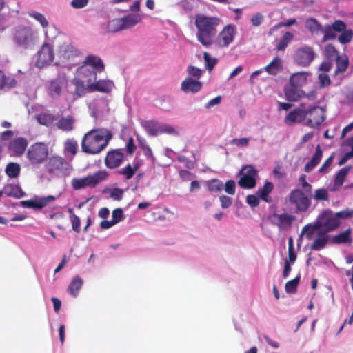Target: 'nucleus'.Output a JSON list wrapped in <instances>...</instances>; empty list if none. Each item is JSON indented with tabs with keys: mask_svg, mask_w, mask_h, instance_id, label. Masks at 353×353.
Wrapping results in <instances>:
<instances>
[{
	"mask_svg": "<svg viewBox=\"0 0 353 353\" xmlns=\"http://www.w3.org/2000/svg\"><path fill=\"white\" fill-rule=\"evenodd\" d=\"M103 70V62L99 56L88 55L82 64L77 68L72 80V83L75 86V94L81 97L87 92L89 88H93L97 74Z\"/></svg>",
	"mask_w": 353,
	"mask_h": 353,
	"instance_id": "nucleus-1",
	"label": "nucleus"
},
{
	"mask_svg": "<svg viewBox=\"0 0 353 353\" xmlns=\"http://www.w3.org/2000/svg\"><path fill=\"white\" fill-rule=\"evenodd\" d=\"M112 137L111 132L107 129L92 130L83 138L82 150L88 154H99L107 147Z\"/></svg>",
	"mask_w": 353,
	"mask_h": 353,
	"instance_id": "nucleus-2",
	"label": "nucleus"
},
{
	"mask_svg": "<svg viewBox=\"0 0 353 353\" xmlns=\"http://www.w3.org/2000/svg\"><path fill=\"white\" fill-rule=\"evenodd\" d=\"M220 23L221 19L217 17L197 14L195 17V26L197 28L198 41L204 46L213 44V39Z\"/></svg>",
	"mask_w": 353,
	"mask_h": 353,
	"instance_id": "nucleus-3",
	"label": "nucleus"
},
{
	"mask_svg": "<svg viewBox=\"0 0 353 353\" xmlns=\"http://www.w3.org/2000/svg\"><path fill=\"white\" fill-rule=\"evenodd\" d=\"M56 58L54 46L49 42H44L34 56V63L39 69L51 65Z\"/></svg>",
	"mask_w": 353,
	"mask_h": 353,
	"instance_id": "nucleus-4",
	"label": "nucleus"
},
{
	"mask_svg": "<svg viewBox=\"0 0 353 353\" xmlns=\"http://www.w3.org/2000/svg\"><path fill=\"white\" fill-rule=\"evenodd\" d=\"M310 194L301 189H294L289 194L288 201L296 212H303L311 205Z\"/></svg>",
	"mask_w": 353,
	"mask_h": 353,
	"instance_id": "nucleus-5",
	"label": "nucleus"
},
{
	"mask_svg": "<svg viewBox=\"0 0 353 353\" xmlns=\"http://www.w3.org/2000/svg\"><path fill=\"white\" fill-rule=\"evenodd\" d=\"M81 54V50L69 41L61 42L57 48V61L55 64L72 61Z\"/></svg>",
	"mask_w": 353,
	"mask_h": 353,
	"instance_id": "nucleus-6",
	"label": "nucleus"
},
{
	"mask_svg": "<svg viewBox=\"0 0 353 353\" xmlns=\"http://www.w3.org/2000/svg\"><path fill=\"white\" fill-rule=\"evenodd\" d=\"M106 177L107 173L101 170L85 177L74 178L71 181V185L73 189L79 190L87 187H94L105 180Z\"/></svg>",
	"mask_w": 353,
	"mask_h": 353,
	"instance_id": "nucleus-7",
	"label": "nucleus"
},
{
	"mask_svg": "<svg viewBox=\"0 0 353 353\" xmlns=\"http://www.w3.org/2000/svg\"><path fill=\"white\" fill-rule=\"evenodd\" d=\"M305 125L316 128L325 121V110L319 106L306 105Z\"/></svg>",
	"mask_w": 353,
	"mask_h": 353,
	"instance_id": "nucleus-8",
	"label": "nucleus"
},
{
	"mask_svg": "<svg viewBox=\"0 0 353 353\" xmlns=\"http://www.w3.org/2000/svg\"><path fill=\"white\" fill-rule=\"evenodd\" d=\"M48 154L47 145L43 143H36L28 149L27 158L32 164H40L46 159Z\"/></svg>",
	"mask_w": 353,
	"mask_h": 353,
	"instance_id": "nucleus-9",
	"label": "nucleus"
},
{
	"mask_svg": "<svg viewBox=\"0 0 353 353\" xmlns=\"http://www.w3.org/2000/svg\"><path fill=\"white\" fill-rule=\"evenodd\" d=\"M319 226L326 232H330L337 228L340 224V219L338 213L326 210L318 218Z\"/></svg>",
	"mask_w": 353,
	"mask_h": 353,
	"instance_id": "nucleus-10",
	"label": "nucleus"
},
{
	"mask_svg": "<svg viewBox=\"0 0 353 353\" xmlns=\"http://www.w3.org/2000/svg\"><path fill=\"white\" fill-rule=\"evenodd\" d=\"M315 57L313 48L308 46H303L296 49L294 55V61L301 67L308 66Z\"/></svg>",
	"mask_w": 353,
	"mask_h": 353,
	"instance_id": "nucleus-11",
	"label": "nucleus"
},
{
	"mask_svg": "<svg viewBox=\"0 0 353 353\" xmlns=\"http://www.w3.org/2000/svg\"><path fill=\"white\" fill-rule=\"evenodd\" d=\"M235 34V26L230 24L227 25L219 33L216 39H213V43H215L219 48L228 47L233 42Z\"/></svg>",
	"mask_w": 353,
	"mask_h": 353,
	"instance_id": "nucleus-12",
	"label": "nucleus"
},
{
	"mask_svg": "<svg viewBox=\"0 0 353 353\" xmlns=\"http://www.w3.org/2000/svg\"><path fill=\"white\" fill-rule=\"evenodd\" d=\"M294 216L288 213H274L270 216L272 224L277 226L280 230H288L291 228Z\"/></svg>",
	"mask_w": 353,
	"mask_h": 353,
	"instance_id": "nucleus-13",
	"label": "nucleus"
},
{
	"mask_svg": "<svg viewBox=\"0 0 353 353\" xmlns=\"http://www.w3.org/2000/svg\"><path fill=\"white\" fill-rule=\"evenodd\" d=\"M256 170L250 165L243 167L241 171L239 185L243 188H252L256 185Z\"/></svg>",
	"mask_w": 353,
	"mask_h": 353,
	"instance_id": "nucleus-14",
	"label": "nucleus"
},
{
	"mask_svg": "<svg viewBox=\"0 0 353 353\" xmlns=\"http://www.w3.org/2000/svg\"><path fill=\"white\" fill-rule=\"evenodd\" d=\"M306 105L301 103L298 108L290 111L285 117L284 122L287 125L302 123L305 125L306 117Z\"/></svg>",
	"mask_w": 353,
	"mask_h": 353,
	"instance_id": "nucleus-15",
	"label": "nucleus"
},
{
	"mask_svg": "<svg viewBox=\"0 0 353 353\" xmlns=\"http://www.w3.org/2000/svg\"><path fill=\"white\" fill-rule=\"evenodd\" d=\"M14 39L18 45L26 48L34 41L33 31L28 27H19L16 30Z\"/></svg>",
	"mask_w": 353,
	"mask_h": 353,
	"instance_id": "nucleus-16",
	"label": "nucleus"
},
{
	"mask_svg": "<svg viewBox=\"0 0 353 353\" xmlns=\"http://www.w3.org/2000/svg\"><path fill=\"white\" fill-rule=\"evenodd\" d=\"M55 199L56 198L51 195L43 197L35 196L32 199L21 201V205L25 208L41 209Z\"/></svg>",
	"mask_w": 353,
	"mask_h": 353,
	"instance_id": "nucleus-17",
	"label": "nucleus"
},
{
	"mask_svg": "<svg viewBox=\"0 0 353 353\" xmlns=\"http://www.w3.org/2000/svg\"><path fill=\"white\" fill-rule=\"evenodd\" d=\"M203 87V83L197 79L186 77L181 83V90L186 94L199 92Z\"/></svg>",
	"mask_w": 353,
	"mask_h": 353,
	"instance_id": "nucleus-18",
	"label": "nucleus"
},
{
	"mask_svg": "<svg viewBox=\"0 0 353 353\" xmlns=\"http://www.w3.org/2000/svg\"><path fill=\"white\" fill-rule=\"evenodd\" d=\"M123 157V153L118 150L109 152L105 160V165L110 168H117L121 163Z\"/></svg>",
	"mask_w": 353,
	"mask_h": 353,
	"instance_id": "nucleus-19",
	"label": "nucleus"
},
{
	"mask_svg": "<svg viewBox=\"0 0 353 353\" xmlns=\"http://www.w3.org/2000/svg\"><path fill=\"white\" fill-rule=\"evenodd\" d=\"M28 145L26 139L22 137H18L12 140L9 145V150L16 155L22 154Z\"/></svg>",
	"mask_w": 353,
	"mask_h": 353,
	"instance_id": "nucleus-20",
	"label": "nucleus"
},
{
	"mask_svg": "<svg viewBox=\"0 0 353 353\" xmlns=\"http://www.w3.org/2000/svg\"><path fill=\"white\" fill-rule=\"evenodd\" d=\"M93 88H89L87 92H110L114 87V83L108 79L103 80H95L93 83Z\"/></svg>",
	"mask_w": 353,
	"mask_h": 353,
	"instance_id": "nucleus-21",
	"label": "nucleus"
},
{
	"mask_svg": "<svg viewBox=\"0 0 353 353\" xmlns=\"http://www.w3.org/2000/svg\"><path fill=\"white\" fill-rule=\"evenodd\" d=\"M307 72H299L292 74L290 78V85L294 88H298L305 85L307 83V78L310 76Z\"/></svg>",
	"mask_w": 353,
	"mask_h": 353,
	"instance_id": "nucleus-22",
	"label": "nucleus"
},
{
	"mask_svg": "<svg viewBox=\"0 0 353 353\" xmlns=\"http://www.w3.org/2000/svg\"><path fill=\"white\" fill-rule=\"evenodd\" d=\"M101 29L106 33H115L123 30L121 18H115L102 23Z\"/></svg>",
	"mask_w": 353,
	"mask_h": 353,
	"instance_id": "nucleus-23",
	"label": "nucleus"
},
{
	"mask_svg": "<svg viewBox=\"0 0 353 353\" xmlns=\"http://www.w3.org/2000/svg\"><path fill=\"white\" fill-rule=\"evenodd\" d=\"M65 165L66 162L63 158L56 156L50 158L46 166L49 172L54 173L61 170Z\"/></svg>",
	"mask_w": 353,
	"mask_h": 353,
	"instance_id": "nucleus-24",
	"label": "nucleus"
},
{
	"mask_svg": "<svg viewBox=\"0 0 353 353\" xmlns=\"http://www.w3.org/2000/svg\"><path fill=\"white\" fill-rule=\"evenodd\" d=\"M63 83L64 80L61 77L50 81L48 85V94L53 98L58 97L61 92Z\"/></svg>",
	"mask_w": 353,
	"mask_h": 353,
	"instance_id": "nucleus-25",
	"label": "nucleus"
},
{
	"mask_svg": "<svg viewBox=\"0 0 353 353\" xmlns=\"http://www.w3.org/2000/svg\"><path fill=\"white\" fill-rule=\"evenodd\" d=\"M286 96L288 99L291 101H297L303 97H306L309 100L314 101L316 98V93L314 91H312L308 94H305L302 90H295L292 89L286 92Z\"/></svg>",
	"mask_w": 353,
	"mask_h": 353,
	"instance_id": "nucleus-26",
	"label": "nucleus"
},
{
	"mask_svg": "<svg viewBox=\"0 0 353 353\" xmlns=\"http://www.w3.org/2000/svg\"><path fill=\"white\" fill-rule=\"evenodd\" d=\"M160 124L154 121H143L141 122V126L152 137L160 134Z\"/></svg>",
	"mask_w": 353,
	"mask_h": 353,
	"instance_id": "nucleus-27",
	"label": "nucleus"
},
{
	"mask_svg": "<svg viewBox=\"0 0 353 353\" xmlns=\"http://www.w3.org/2000/svg\"><path fill=\"white\" fill-rule=\"evenodd\" d=\"M37 122L47 127H52L55 125L54 122L57 120L54 114L48 112H43L36 116Z\"/></svg>",
	"mask_w": 353,
	"mask_h": 353,
	"instance_id": "nucleus-28",
	"label": "nucleus"
},
{
	"mask_svg": "<svg viewBox=\"0 0 353 353\" xmlns=\"http://www.w3.org/2000/svg\"><path fill=\"white\" fill-rule=\"evenodd\" d=\"M83 284V280L80 276H76L72 279L68 288V292L73 297H77L82 288Z\"/></svg>",
	"mask_w": 353,
	"mask_h": 353,
	"instance_id": "nucleus-29",
	"label": "nucleus"
},
{
	"mask_svg": "<svg viewBox=\"0 0 353 353\" xmlns=\"http://www.w3.org/2000/svg\"><path fill=\"white\" fill-rule=\"evenodd\" d=\"M274 185L271 182H266L264 185L258 190V196L267 203L272 201V198L270 196V192L273 190Z\"/></svg>",
	"mask_w": 353,
	"mask_h": 353,
	"instance_id": "nucleus-30",
	"label": "nucleus"
},
{
	"mask_svg": "<svg viewBox=\"0 0 353 353\" xmlns=\"http://www.w3.org/2000/svg\"><path fill=\"white\" fill-rule=\"evenodd\" d=\"M74 119L71 116L62 117L57 121L55 126L63 131H71L73 129Z\"/></svg>",
	"mask_w": 353,
	"mask_h": 353,
	"instance_id": "nucleus-31",
	"label": "nucleus"
},
{
	"mask_svg": "<svg viewBox=\"0 0 353 353\" xmlns=\"http://www.w3.org/2000/svg\"><path fill=\"white\" fill-rule=\"evenodd\" d=\"M305 28L312 34H319L323 32V28L321 23L314 18L307 19L305 23Z\"/></svg>",
	"mask_w": 353,
	"mask_h": 353,
	"instance_id": "nucleus-32",
	"label": "nucleus"
},
{
	"mask_svg": "<svg viewBox=\"0 0 353 353\" xmlns=\"http://www.w3.org/2000/svg\"><path fill=\"white\" fill-rule=\"evenodd\" d=\"M123 30L130 28L135 26L141 21V17L139 14H131L121 18Z\"/></svg>",
	"mask_w": 353,
	"mask_h": 353,
	"instance_id": "nucleus-33",
	"label": "nucleus"
},
{
	"mask_svg": "<svg viewBox=\"0 0 353 353\" xmlns=\"http://www.w3.org/2000/svg\"><path fill=\"white\" fill-rule=\"evenodd\" d=\"M282 68V60L275 57L272 62L264 68V70L270 74H276Z\"/></svg>",
	"mask_w": 353,
	"mask_h": 353,
	"instance_id": "nucleus-34",
	"label": "nucleus"
},
{
	"mask_svg": "<svg viewBox=\"0 0 353 353\" xmlns=\"http://www.w3.org/2000/svg\"><path fill=\"white\" fill-rule=\"evenodd\" d=\"M141 165V163L139 161H134L132 164H128L127 166L123 168L121 171V173L123 174L127 179H130L138 170Z\"/></svg>",
	"mask_w": 353,
	"mask_h": 353,
	"instance_id": "nucleus-35",
	"label": "nucleus"
},
{
	"mask_svg": "<svg viewBox=\"0 0 353 353\" xmlns=\"http://www.w3.org/2000/svg\"><path fill=\"white\" fill-rule=\"evenodd\" d=\"M205 184L210 192H220L224 188L223 183L217 179L208 180L205 181Z\"/></svg>",
	"mask_w": 353,
	"mask_h": 353,
	"instance_id": "nucleus-36",
	"label": "nucleus"
},
{
	"mask_svg": "<svg viewBox=\"0 0 353 353\" xmlns=\"http://www.w3.org/2000/svg\"><path fill=\"white\" fill-rule=\"evenodd\" d=\"M30 17L36 20L41 26L45 29L49 26V22L44 14L36 10H30L28 12Z\"/></svg>",
	"mask_w": 353,
	"mask_h": 353,
	"instance_id": "nucleus-37",
	"label": "nucleus"
},
{
	"mask_svg": "<svg viewBox=\"0 0 353 353\" xmlns=\"http://www.w3.org/2000/svg\"><path fill=\"white\" fill-rule=\"evenodd\" d=\"M78 143L77 141L73 139H68L64 142V153L66 156H74L77 153Z\"/></svg>",
	"mask_w": 353,
	"mask_h": 353,
	"instance_id": "nucleus-38",
	"label": "nucleus"
},
{
	"mask_svg": "<svg viewBox=\"0 0 353 353\" xmlns=\"http://www.w3.org/2000/svg\"><path fill=\"white\" fill-rule=\"evenodd\" d=\"M2 194L4 193L7 196L20 198L23 196V192L21 188L16 185H8L4 187Z\"/></svg>",
	"mask_w": 353,
	"mask_h": 353,
	"instance_id": "nucleus-39",
	"label": "nucleus"
},
{
	"mask_svg": "<svg viewBox=\"0 0 353 353\" xmlns=\"http://www.w3.org/2000/svg\"><path fill=\"white\" fill-rule=\"evenodd\" d=\"M17 85L16 79L12 77H5L3 72L0 70V89L12 88Z\"/></svg>",
	"mask_w": 353,
	"mask_h": 353,
	"instance_id": "nucleus-40",
	"label": "nucleus"
},
{
	"mask_svg": "<svg viewBox=\"0 0 353 353\" xmlns=\"http://www.w3.org/2000/svg\"><path fill=\"white\" fill-rule=\"evenodd\" d=\"M21 167L17 163H9L5 169L6 174L10 178H17L20 174Z\"/></svg>",
	"mask_w": 353,
	"mask_h": 353,
	"instance_id": "nucleus-41",
	"label": "nucleus"
},
{
	"mask_svg": "<svg viewBox=\"0 0 353 353\" xmlns=\"http://www.w3.org/2000/svg\"><path fill=\"white\" fill-rule=\"evenodd\" d=\"M322 157V152L320 150V147L317 146L315 154H314L312 160L308 162L305 167L306 172H310L320 161Z\"/></svg>",
	"mask_w": 353,
	"mask_h": 353,
	"instance_id": "nucleus-42",
	"label": "nucleus"
},
{
	"mask_svg": "<svg viewBox=\"0 0 353 353\" xmlns=\"http://www.w3.org/2000/svg\"><path fill=\"white\" fill-rule=\"evenodd\" d=\"M319 228H321L319 226L318 221L314 224H307L303 228L301 236H305L307 239H311L313 234Z\"/></svg>",
	"mask_w": 353,
	"mask_h": 353,
	"instance_id": "nucleus-43",
	"label": "nucleus"
},
{
	"mask_svg": "<svg viewBox=\"0 0 353 353\" xmlns=\"http://www.w3.org/2000/svg\"><path fill=\"white\" fill-rule=\"evenodd\" d=\"M327 242V236L323 234L319 235L313 242L311 248L314 250H319L324 248Z\"/></svg>",
	"mask_w": 353,
	"mask_h": 353,
	"instance_id": "nucleus-44",
	"label": "nucleus"
},
{
	"mask_svg": "<svg viewBox=\"0 0 353 353\" xmlns=\"http://www.w3.org/2000/svg\"><path fill=\"white\" fill-rule=\"evenodd\" d=\"M351 240L350 230H346L333 237V241L336 243H346Z\"/></svg>",
	"mask_w": 353,
	"mask_h": 353,
	"instance_id": "nucleus-45",
	"label": "nucleus"
},
{
	"mask_svg": "<svg viewBox=\"0 0 353 353\" xmlns=\"http://www.w3.org/2000/svg\"><path fill=\"white\" fill-rule=\"evenodd\" d=\"M348 65V60L346 57H339L336 59V74L343 72L346 70Z\"/></svg>",
	"mask_w": 353,
	"mask_h": 353,
	"instance_id": "nucleus-46",
	"label": "nucleus"
},
{
	"mask_svg": "<svg viewBox=\"0 0 353 353\" xmlns=\"http://www.w3.org/2000/svg\"><path fill=\"white\" fill-rule=\"evenodd\" d=\"M292 38L293 34L290 32H286L281 38V39L280 40V41L279 42L276 47L277 49L279 50H283L287 47L290 41L292 39Z\"/></svg>",
	"mask_w": 353,
	"mask_h": 353,
	"instance_id": "nucleus-47",
	"label": "nucleus"
},
{
	"mask_svg": "<svg viewBox=\"0 0 353 353\" xmlns=\"http://www.w3.org/2000/svg\"><path fill=\"white\" fill-rule=\"evenodd\" d=\"M300 276H297L294 279L289 281L285 285V290L287 293L291 294L294 293L296 290L297 285L300 281Z\"/></svg>",
	"mask_w": 353,
	"mask_h": 353,
	"instance_id": "nucleus-48",
	"label": "nucleus"
},
{
	"mask_svg": "<svg viewBox=\"0 0 353 353\" xmlns=\"http://www.w3.org/2000/svg\"><path fill=\"white\" fill-rule=\"evenodd\" d=\"M188 77L193 78L194 79L199 80L203 74V70L193 65H189L187 68Z\"/></svg>",
	"mask_w": 353,
	"mask_h": 353,
	"instance_id": "nucleus-49",
	"label": "nucleus"
},
{
	"mask_svg": "<svg viewBox=\"0 0 353 353\" xmlns=\"http://www.w3.org/2000/svg\"><path fill=\"white\" fill-rule=\"evenodd\" d=\"M323 32L324 33L323 41H326L329 39H335L336 37V32L334 30L330 25H327L323 28Z\"/></svg>",
	"mask_w": 353,
	"mask_h": 353,
	"instance_id": "nucleus-50",
	"label": "nucleus"
},
{
	"mask_svg": "<svg viewBox=\"0 0 353 353\" xmlns=\"http://www.w3.org/2000/svg\"><path fill=\"white\" fill-rule=\"evenodd\" d=\"M250 139L247 137H241L233 139L230 141V144L238 148H246L249 145Z\"/></svg>",
	"mask_w": 353,
	"mask_h": 353,
	"instance_id": "nucleus-51",
	"label": "nucleus"
},
{
	"mask_svg": "<svg viewBox=\"0 0 353 353\" xmlns=\"http://www.w3.org/2000/svg\"><path fill=\"white\" fill-rule=\"evenodd\" d=\"M203 59L205 61V67L209 71L212 70L217 63V59L216 58L212 57L211 55L208 52L203 53Z\"/></svg>",
	"mask_w": 353,
	"mask_h": 353,
	"instance_id": "nucleus-52",
	"label": "nucleus"
},
{
	"mask_svg": "<svg viewBox=\"0 0 353 353\" xmlns=\"http://www.w3.org/2000/svg\"><path fill=\"white\" fill-rule=\"evenodd\" d=\"M348 171L349 168H344L337 173L334 180L335 185L341 186L343 184Z\"/></svg>",
	"mask_w": 353,
	"mask_h": 353,
	"instance_id": "nucleus-53",
	"label": "nucleus"
},
{
	"mask_svg": "<svg viewBox=\"0 0 353 353\" xmlns=\"http://www.w3.org/2000/svg\"><path fill=\"white\" fill-rule=\"evenodd\" d=\"M313 198L316 201H326L328 199V193L325 189L321 188L314 191Z\"/></svg>",
	"mask_w": 353,
	"mask_h": 353,
	"instance_id": "nucleus-54",
	"label": "nucleus"
},
{
	"mask_svg": "<svg viewBox=\"0 0 353 353\" xmlns=\"http://www.w3.org/2000/svg\"><path fill=\"white\" fill-rule=\"evenodd\" d=\"M353 36V32L351 30H346L341 32V35L339 37V40L342 43H347L350 41Z\"/></svg>",
	"mask_w": 353,
	"mask_h": 353,
	"instance_id": "nucleus-55",
	"label": "nucleus"
},
{
	"mask_svg": "<svg viewBox=\"0 0 353 353\" xmlns=\"http://www.w3.org/2000/svg\"><path fill=\"white\" fill-rule=\"evenodd\" d=\"M112 218V220L114 221L115 224L123 221L124 219L123 210L121 208H117L114 210H113Z\"/></svg>",
	"mask_w": 353,
	"mask_h": 353,
	"instance_id": "nucleus-56",
	"label": "nucleus"
},
{
	"mask_svg": "<svg viewBox=\"0 0 353 353\" xmlns=\"http://www.w3.org/2000/svg\"><path fill=\"white\" fill-rule=\"evenodd\" d=\"M223 188L226 193L230 195H234L236 192V183L234 181L229 180L226 181Z\"/></svg>",
	"mask_w": 353,
	"mask_h": 353,
	"instance_id": "nucleus-57",
	"label": "nucleus"
},
{
	"mask_svg": "<svg viewBox=\"0 0 353 353\" xmlns=\"http://www.w3.org/2000/svg\"><path fill=\"white\" fill-rule=\"evenodd\" d=\"M167 133L170 134H177V131L171 125L168 124H160V134Z\"/></svg>",
	"mask_w": 353,
	"mask_h": 353,
	"instance_id": "nucleus-58",
	"label": "nucleus"
},
{
	"mask_svg": "<svg viewBox=\"0 0 353 353\" xmlns=\"http://www.w3.org/2000/svg\"><path fill=\"white\" fill-rule=\"evenodd\" d=\"M337 213L340 220L353 218V209L346 208Z\"/></svg>",
	"mask_w": 353,
	"mask_h": 353,
	"instance_id": "nucleus-59",
	"label": "nucleus"
},
{
	"mask_svg": "<svg viewBox=\"0 0 353 353\" xmlns=\"http://www.w3.org/2000/svg\"><path fill=\"white\" fill-rule=\"evenodd\" d=\"M89 0H72L70 6L74 9H81L87 6Z\"/></svg>",
	"mask_w": 353,
	"mask_h": 353,
	"instance_id": "nucleus-60",
	"label": "nucleus"
},
{
	"mask_svg": "<svg viewBox=\"0 0 353 353\" xmlns=\"http://www.w3.org/2000/svg\"><path fill=\"white\" fill-rule=\"evenodd\" d=\"M219 201L221 203V207L224 209L229 208L232 203V199L226 195L220 196Z\"/></svg>",
	"mask_w": 353,
	"mask_h": 353,
	"instance_id": "nucleus-61",
	"label": "nucleus"
},
{
	"mask_svg": "<svg viewBox=\"0 0 353 353\" xmlns=\"http://www.w3.org/2000/svg\"><path fill=\"white\" fill-rule=\"evenodd\" d=\"M259 196L258 195H253V194H250V195H248L246 197V202L248 203V204L254 208V207H256L259 205Z\"/></svg>",
	"mask_w": 353,
	"mask_h": 353,
	"instance_id": "nucleus-62",
	"label": "nucleus"
},
{
	"mask_svg": "<svg viewBox=\"0 0 353 353\" xmlns=\"http://www.w3.org/2000/svg\"><path fill=\"white\" fill-rule=\"evenodd\" d=\"M331 27L333 28L334 30L338 32H343L346 28V26L344 23L343 21L341 20H336L335 21Z\"/></svg>",
	"mask_w": 353,
	"mask_h": 353,
	"instance_id": "nucleus-63",
	"label": "nucleus"
},
{
	"mask_svg": "<svg viewBox=\"0 0 353 353\" xmlns=\"http://www.w3.org/2000/svg\"><path fill=\"white\" fill-rule=\"evenodd\" d=\"M70 221L72 223V229L77 232H79L80 228V219L75 214L70 216Z\"/></svg>",
	"mask_w": 353,
	"mask_h": 353,
	"instance_id": "nucleus-64",
	"label": "nucleus"
}]
</instances>
